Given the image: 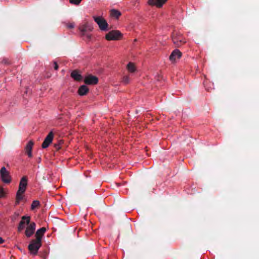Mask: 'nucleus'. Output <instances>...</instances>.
Instances as JSON below:
<instances>
[{"label": "nucleus", "mask_w": 259, "mask_h": 259, "mask_svg": "<svg viewBox=\"0 0 259 259\" xmlns=\"http://www.w3.org/2000/svg\"><path fill=\"white\" fill-rule=\"evenodd\" d=\"M28 179L26 176H23L20 182L19 189L16 194V204H19L20 201L23 198V194L26 191L27 186Z\"/></svg>", "instance_id": "f257e3e1"}, {"label": "nucleus", "mask_w": 259, "mask_h": 259, "mask_svg": "<svg viewBox=\"0 0 259 259\" xmlns=\"http://www.w3.org/2000/svg\"><path fill=\"white\" fill-rule=\"evenodd\" d=\"M41 246V242L36 239H33L28 245V249L33 255H36Z\"/></svg>", "instance_id": "f03ea898"}, {"label": "nucleus", "mask_w": 259, "mask_h": 259, "mask_svg": "<svg viewBox=\"0 0 259 259\" xmlns=\"http://www.w3.org/2000/svg\"><path fill=\"white\" fill-rule=\"evenodd\" d=\"M172 40L176 47H179L186 42L182 34L180 32H174L172 34Z\"/></svg>", "instance_id": "7ed1b4c3"}, {"label": "nucleus", "mask_w": 259, "mask_h": 259, "mask_svg": "<svg viewBox=\"0 0 259 259\" xmlns=\"http://www.w3.org/2000/svg\"><path fill=\"white\" fill-rule=\"evenodd\" d=\"M122 36V33L119 30H112L106 34L105 38L107 40H118Z\"/></svg>", "instance_id": "20e7f679"}, {"label": "nucleus", "mask_w": 259, "mask_h": 259, "mask_svg": "<svg viewBox=\"0 0 259 259\" xmlns=\"http://www.w3.org/2000/svg\"><path fill=\"white\" fill-rule=\"evenodd\" d=\"M94 20L98 24L100 29L102 31H107L108 30V24L105 19L102 17H93Z\"/></svg>", "instance_id": "39448f33"}, {"label": "nucleus", "mask_w": 259, "mask_h": 259, "mask_svg": "<svg viewBox=\"0 0 259 259\" xmlns=\"http://www.w3.org/2000/svg\"><path fill=\"white\" fill-rule=\"evenodd\" d=\"M0 175L2 181L6 184H9L11 183L12 180L10 175L9 171H8L5 166L1 168L0 170Z\"/></svg>", "instance_id": "423d86ee"}, {"label": "nucleus", "mask_w": 259, "mask_h": 259, "mask_svg": "<svg viewBox=\"0 0 259 259\" xmlns=\"http://www.w3.org/2000/svg\"><path fill=\"white\" fill-rule=\"evenodd\" d=\"M99 81L98 78L92 74L87 75L84 79V82L88 85L97 84Z\"/></svg>", "instance_id": "0eeeda50"}, {"label": "nucleus", "mask_w": 259, "mask_h": 259, "mask_svg": "<svg viewBox=\"0 0 259 259\" xmlns=\"http://www.w3.org/2000/svg\"><path fill=\"white\" fill-rule=\"evenodd\" d=\"M30 223V217L23 216L18 227V232H20L22 231L25 228V224H26L27 225H29Z\"/></svg>", "instance_id": "6e6552de"}, {"label": "nucleus", "mask_w": 259, "mask_h": 259, "mask_svg": "<svg viewBox=\"0 0 259 259\" xmlns=\"http://www.w3.org/2000/svg\"><path fill=\"white\" fill-rule=\"evenodd\" d=\"M53 138L54 134L53 132L51 131L49 133L41 145L42 148L45 149L48 147L50 144L52 143Z\"/></svg>", "instance_id": "1a4fd4ad"}, {"label": "nucleus", "mask_w": 259, "mask_h": 259, "mask_svg": "<svg viewBox=\"0 0 259 259\" xmlns=\"http://www.w3.org/2000/svg\"><path fill=\"white\" fill-rule=\"evenodd\" d=\"M36 224L34 222L30 223L25 231V235L27 237H31L34 233Z\"/></svg>", "instance_id": "9d476101"}, {"label": "nucleus", "mask_w": 259, "mask_h": 259, "mask_svg": "<svg viewBox=\"0 0 259 259\" xmlns=\"http://www.w3.org/2000/svg\"><path fill=\"white\" fill-rule=\"evenodd\" d=\"M182 56L181 52L178 49L175 50L169 56V60L172 63L176 62L177 59H180Z\"/></svg>", "instance_id": "9b49d317"}, {"label": "nucleus", "mask_w": 259, "mask_h": 259, "mask_svg": "<svg viewBox=\"0 0 259 259\" xmlns=\"http://www.w3.org/2000/svg\"><path fill=\"white\" fill-rule=\"evenodd\" d=\"M167 0H148V3L150 6H155L157 8H161Z\"/></svg>", "instance_id": "f8f14e48"}, {"label": "nucleus", "mask_w": 259, "mask_h": 259, "mask_svg": "<svg viewBox=\"0 0 259 259\" xmlns=\"http://www.w3.org/2000/svg\"><path fill=\"white\" fill-rule=\"evenodd\" d=\"M93 29V27L89 25L88 23L81 25L79 27L81 34H85L87 32L92 31Z\"/></svg>", "instance_id": "ddd939ff"}, {"label": "nucleus", "mask_w": 259, "mask_h": 259, "mask_svg": "<svg viewBox=\"0 0 259 259\" xmlns=\"http://www.w3.org/2000/svg\"><path fill=\"white\" fill-rule=\"evenodd\" d=\"M71 77L75 81H80L83 79L82 76L79 73V71L77 70H74L72 71L70 74Z\"/></svg>", "instance_id": "4468645a"}, {"label": "nucleus", "mask_w": 259, "mask_h": 259, "mask_svg": "<svg viewBox=\"0 0 259 259\" xmlns=\"http://www.w3.org/2000/svg\"><path fill=\"white\" fill-rule=\"evenodd\" d=\"M47 229L45 227H42L39 229L37 230L35 234V237L36 240L41 242V239L42 236L44 235Z\"/></svg>", "instance_id": "2eb2a0df"}, {"label": "nucleus", "mask_w": 259, "mask_h": 259, "mask_svg": "<svg viewBox=\"0 0 259 259\" xmlns=\"http://www.w3.org/2000/svg\"><path fill=\"white\" fill-rule=\"evenodd\" d=\"M33 145L34 142L31 140L27 143L25 147L26 153L27 154L28 157H32V150Z\"/></svg>", "instance_id": "dca6fc26"}, {"label": "nucleus", "mask_w": 259, "mask_h": 259, "mask_svg": "<svg viewBox=\"0 0 259 259\" xmlns=\"http://www.w3.org/2000/svg\"><path fill=\"white\" fill-rule=\"evenodd\" d=\"M89 92L88 87L85 85H81L77 91L78 94L80 96H84L87 95Z\"/></svg>", "instance_id": "f3484780"}, {"label": "nucleus", "mask_w": 259, "mask_h": 259, "mask_svg": "<svg viewBox=\"0 0 259 259\" xmlns=\"http://www.w3.org/2000/svg\"><path fill=\"white\" fill-rule=\"evenodd\" d=\"M110 16L112 18L118 19L119 17L121 15V12L116 9H112L110 11Z\"/></svg>", "instance_id": "a211bd4d"}, {"label": "nucleus", "mask_w": 259, "mask_h": 259, "mask_svg": "<svg viewBox=\"0 0 259 259\" xmlns=\"http://www.w3.org/2000/svg\"><path fill=\"white\" fill-rule=\"evenodd\" d=\"M81 35L83 37V39L85 41H90L92 39V34L88 33V32H86L85 34H81Z\"/></svg>", "instance_id": "6ab92c4d"}, {"label": "nucleus", "mask_w": 259, "mask_h": 259, "mask_svg": "<svg viewBox=\"0 0 259 259\" xmlns=\"http://www.w3.org/2000/svg\"><path fill=\"white\" fill-rule=\"evenodd\" d=\"M40 205V202L38 200H34L31 206V209L32 210L34 209L35 208L38 207Z\"/></svg>", "instance_id": "aec40b11"}, {"label": "nucleus", "mask_w": 259, "mask_h": 259, "mask_svg": "<svg viewBox=\"0 0 259 259\" xmlns=\"http://www.w3.org/2000/svg\"><path fill=\"white\" fill-rule=\"evenodd\" d=\"M126 68L128 71L131 73H134L137 71L136 66H126Z\"/></svg>", "instance_id": "412c9836"}, {"label": "nucleus", "mask_w": 259, "mask_h": 259, "mask_svg": "<svg viewBox=\"0 0 259 259\" xmlns=\"http://www.w3.org/2000/svg\"><path fill=\"white\" fill-rule=\"evenodd\" d=\"M1 63L4 64H10L13 63L8 58H3Z\"/></svg>", "instance_id": "4be33fe9"}, {"label": "nucleus", "mask_w": 259, "mask_h": 259, "mask_svg": "<svg viewBox=\"0 0 259 259\" xmlns=\"http://www.w3.org/2000/svg\"><path fill=\"white\" fill-rule=\"evenodd\" d=\"M64 63H67V62L63 60H55L53 61V65H58L59 64H64Z\"/></svg>", "instance_id": "5701e85b"}, {"label": "nucleus", "mask_w": 259, "mask_h": 259, "mask_svg": "<svg viewBox=\"0 0 259 259\" xmlns=\"http://www.w3.org/2000/svg\"><path fill=\"white\" fill-rule=\"evenodd\" d=\"M6 193L4 188L2 187H0V198H3L5 196Z\"/></svg>", "instance_id": "b1692460"}, {"label": "nucleus", "mask_w": 259, "mask_h": 259, "mask_svg": "<svg viewBox=\"0 0 259 259\" xmlns=\"http://www.w3.org/2000/svg\"><path fill=\"white\" fill-rule=\"evenodd\" d=\"M122 81L125 84L129 83V82H130L129 77L127 75H125L124 76H123V79H122Z\"/></svg>", "instance_id": "393cba45"}, {"label": "nucleus", "mask_w": 259, "mask_h": 259, "mask_svg": "<svg viewBox=\"0 0 259 259\" xmlns=\"http://www.w3.org/2000/svg\"><path fill=\"white\" fill-rule=\"evenodd\" d=\"M82 0H69V2L71 4L74 5H78Z\"/></svg>", "instance_id": "a878e982"}, {"label": "nucleus", "mask_w": 259, "mask_h": 259, "mask_svg": "<svg viewBox=\"0 0 259 259\" xmlns=\"http://www.w3.org/2000/svg\"><path fill=\"white\" fill-rule=\"evenodd\" d=\"M67 26L68 28L71 29V28H74V25L73 23H70V24H67Z\"/></svg>", "instance_id": "bb28decb"}, {"label": "nucleus", "mask_w": 259, "mask_h": 259, "mask_svg": "<svg viewBox=\"0 0 259 259\" xmlns=\"http://www.w3.org/2000/svg\"><path fill=\"white\" fill-rule=\"evenodd\" d=\"M54 147L56 150H59L60 148V143L59 142L58 144H55Z\"/></svg>", "instance_id": "cd10ccee"}, {"label": "nucleus", "mask_w": 259, "mask_h": 259, "mask_svg": "<svg viewBox=\"0 0 259 259\" xmlns=\"http://www.w3.org/2000/svg\"><path fill=\"white\" fill-rule=\"evenodd\" d=\"M5 242V240L0 237V244H3Z\"/></svg>", "instance_id": "c85d7f7f"}, {"label": "nucleus", "mask_w": 259, "mask_h": 259, "mask_svg": "<svg viewBox=\"0 0 259 259\" xmlns=\"http://www.w3.org/2000/svg\"><path fill=\"white\" fill-rule=\"evenodd\" d=\"M59 66H54V69L57 70L58 69Z\"/></svg>", "instance_id": "c756f323"}, {"label": "nucleus", "mask_w": 259, "mask_h": 259, "mask_svg": "<svg viewBox=\"0 0 259 259\" xmlns=\"http://www.w3.org/2000/svg\"><path fill=\"white\" fill-rule=\"evenodd\" d=\"M127 65H135V64H134V63L130 62H128Z\"/></svg>", "instance_id": "7c9ffc66"}, {"label": "nucleus", "mask_w": 259, "mask_h": 259, "mask_svg": "<svg viewBox=\"0 0 259 259\" xmlns=\"http://www.w3.org/2000/svg\"><path fill=\"white\" fill-rule=\"evenodd\" d=\"M27 92H28V89H26V91L25 92V93L27 94Z\"/></svg>", "instance_id": "2f4dec72"}, {"label": "nucleus", "mask_w": 259, "mask_h": 259, "mask_svg": "<svg viewBox=\"0 0 259 259\" xmlns=\"http://www.w3.org/2000/svg\"><path fill=\"white\" fill-rule=\"evenodd\" d=\"M137 41V39H135L134 40V41Z\"/></svg>", "instance_id": "473e14b6"}]
</instances>
